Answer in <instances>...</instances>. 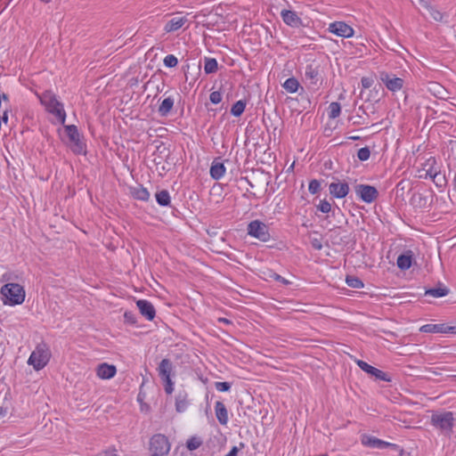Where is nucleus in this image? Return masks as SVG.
Here are the masks:
<instances>
[{"label": "nucleus", "instance_id": "46", "mask_svg": "<svg viewBox=\"0 0 456 456\" xmlns=\"http://www.w3.org/2000/svg\"><path fill=\"white\" fill-rule=\"evenodd\" d=\"M361 83L363 88L369 89L370 87L372 86L374 80L372 77H363L361 79Z\"/></svg>", "mask_w": 456, "mask_h": 456}, {"label": "nucleus", "instance_id": "23", "mask_svg": "<svg viewBox=\"0 0 456 456\" xmlns=\"http://www.w3.org/2000/svg\"><path fill=\"white\" fill-rule=\"evenodd\" d=\"M215 411L218 422L221 425H226L229 420L226 406L222 402L217 401L215 404Z\"/></svg>", "mask_w": 456, "mask_h": 456}, {"label": "nucleus", "instance_id": "63", "mask_svg": "<svg viewBox=\"0 0 456 456\" xmlns=\"http://www.w3.org/2000/svg\"><path fill=\"white\" fill-rule=\"evenodd\" d=\"M137 400L138 401L142 400V397H140V395H139L138 397H137Z\"/></svg>", "mask_w": 456, "mask_h": 456}, {"label": "nucleus", "instance_id": "59", "mask_svg": "<svg viewBox=\"0 0 456 456\" xmlns=\"http://www.w3.org/2000/svg\"><path fill=\"white\" fill-rule=\"evenodd\" d=\"M241 180L246 181V182L249 184V186L253 187V184H252V183H251V182L248 179V177H241Z\"/></svg>", "mask_w": 456, "mask_h": 456}, {"label": "nucleus", "instance_id": "6", "mask_svg": "<svg viewBox=\"0 0 456 456\" xmlns=\"http://www.w3.org/2000/svg\"><path fill=\"white\" fill-rule=\"evenodd\" d=\"M361 443L363 446L368 447V448L380 449V450L391 448V449L398 452L400 456H402L403 453V449L401 448L399 445H397L395 444L389 443V442H386L384 440H381L376 436H370L368 434H363L361 436Z\"/></svg>", "mask_w": 456, "mask_h": 456}, {"label": "nucleus", "instance_id": "47", "mask_svg": "<svg viewBox=\"0 0 456 456\" xmlns=\"http://www.w3.org/2000/svg\"><path fill=\"white\" fill-rule=\"evenodd\" d=\"M310 242H311V246L314 249L321 250L322 248V243L320 239L313 238Z\"/></svg>", "mask_w": 456, "mask_h": 456}, {"label": "nucleus", "instance_id": "21", "mask_svg": "<svg viewBox=\"0 0 456 456\" xmlns=\"http://www.w3.org/2000/svg\"><path fill=\"white\" fill-rule=\"evenodd\" d=\"M413 260V253L411 250H408L403 254H401L397 257V266L399 269L404 271L411 268Z\"/></svg>", "mask_w": 456, "mask_h": 456}, {"label": "nucleus", "instance_id": "8", "mask_svg": "<svg viewBox=\"0 0 456 456\" xmlns=\"http://www.w3.org/2000/svg\"><path fill=\"white\" fill-rule=\"evenodd\" d=\"M70 142V149L75 154L86 153V144L80 140V134L75 125L64 126Z\"/></svg>", "mask_w": 456, "mask_h": 456}, {"label": "nucleus", "instance_id": "58", "mask_svg": "<svg viewBox=\"0 0 456 456\" xmlns=\"http://www.w3.org/2000/svg\"><path fill=\"white\" fill-rule=\"evenodd\" d=\"M348 139H350L352 141H358L361 139V137L357 136V135H354V136H349Z\"/></svg>", "mask_w": 456, "mask_h": 456}, {"label": "nucleus", "instance_id": "27", "mask_svg": "<svg viewBox=\"0 0 456 456\" xmlns=\"http://www.w3.org/2000/svg\"><path fill=\"white\" fill-rule=\"evenodd\" d=\"M449 289L439 283L437 288H430L425 290V296H430L433 297H442L449 294Z\"/></svg>", "mask_w": 456, "mask_h": 456}, {"label": "nucleus", "instance_id": "7", "mask_svg": "<svg viewBox=\"0 0 456 456\" xmlns=\"http://www.w3.org/2000/svg\"><path fill=\"white\" fill-rule=\"evenodd\" d=\"M247 231L249 236L263 242L268 241L271 238L268 226L259 220L251 221L248 224Z\"/></svg>", "mask_w": 456, "mask_h": 456}, {"label": "nucleus", "instance_id": "44", "mask_svg": "<svg viewBox=\"0 0 456 456\" xmlns=\"http://www.w3.org/2000/svg\"><path fill=\"white\" fill-rule=\"evenodd\" d=\"M162 381L164 384L165 392L167 395H171L174 391V382L172 381L171 378L167 379H163Z\"/></svg>", "mask_w": 456, "mask_h": 456}, {"label": "nucleus", "instance_id": "45", "mask_svg": "<svg viewBox=\"0 0 456 456\" xmlns=\"http://www.w3.org/2000/svg\"><path fill=\"white\" fill-rule=\"evenodd\" d=\"M209 100L213 104H218L222 101V94L219 91H214L209 95Z\"/></svg>", "mask_w": 456, "mask_h": 456}, {"label": "nucleus", "instance_id": "32", "mask_svg": "<svg viewBox=\"0 0 456 456\" xmlns=\"http://www.w3.org/2000/svg\"><path fill=\"white\" fill-rule=\"evenodd\" d=\"M283 87L289 93H296L299 87V83L294 77H289L284 82Z\"/></svg>", "mask_w": 456, "mask_h": 456}, {"label": "nucleus", "instance_id": "52", "mask_svg": "<svg viewBox=\"0 0 456 456\" xmlns=\"http://www.w3.org/2000/svg\"><path fill=\"white\" fill-rule=\"evenodd\" d=\"M237 454H238V448L236 446H233L225 456H237Z\"/></svg>", "mask_w": 456, "mask_h": 456}, {"label": "nucleus", "instance_id": "48", "mask_svg": "<svg viewBox=\"0 0 456 456\" xmlns=\"http://www.w3.org/2000/svg\"><path fill=\"white\" fill-rule=\"evenodd\" d=\"M433 182L436 183V186L442 187L445 183V176L439 173V177L435 178Z\"/></svg>", "mask_w": 456, "mask_h": 456}, {"label": "nucleus", "instance_id": "54", "mask_svg": "<svg viewBox=\"0 0 456 456\" xmlns=\"http://www.w3.org/2000/svg\"><path fill=\"white\" fill-rule=\"evenodd\" d=\"M364 120H362V117L361 115H357V120L354 121V125L364 124Z\"/></svg>", "mask_w": 456, "mask_h": 456}, {"label": "nucleus", "instance_id": "56", "mask_svg": "<svg viewBox=\"0 0 456 456\" xmlns=\"http://www.w3.org/2000/svg\"><path fill=\"white\" fill-rule=\"evenodd\" d=\"M4 101V102H9V96L8 94H1V102Z\"/></svg>", "mask_w": 456, "mask_h": 456}, {"label": "nucleus", "instance_id": "12", "mask_svg": "<svg viewBox=\"0 0 456 456\" xmlns=\"http://www.w3.org/2000/svg\"><path fill=\"white\" fill-rule=\"evenodd\" d=\"M328 31L336 36L348 38L354 36V29L344 21H334L329 25Z\"/></svg>", "mask_w": 456, "mask_h": 456}, {"label": "nucleus", "instance_id": "1", "mask_svg": "<svg viewBox=\"0 0 456 456\" xmlns=\"http://www.w3.org/2000/svg\"><path fill=\"white\" fill-rule=\"evenodd\" d=\"M40 102L49 113L58 118L61 125L65 124L66 112L63 104L57 100L55 94L52 91L44 92L40 96Z\"/></svg>", "mask_w": 456, "mask_h": 456}, {"label": "nucleus", "instance_id": "51", "mask_svg": "<svg viewBox=\"0 0 456 456\" xmlns=\"http://www.w3.org/2000/svg\"><path fill=\"white\" fill-rule=\"evenodd\" d=\"M217 322L219 323H224V324H226V325H229V324L232 323L231 320L227 319V318H224V317H219L217 319Z\"/></svg>", "mask_w": 456, "mask_h": 456}, {"label": "nucleus", "instance_id": "5", "mask_svg": "<svg viewBox=\"0 0 456 456\" xmlns=\"http://www.w3.org/2000/svg\"><path fill=\"white\" fill-rule=\"evenodd\" d=\"M171 444L168 438L163 434H155L150 439V447L151 456H164L170 451Z\"/></svg>", "mask_w": 456, "mask_h": 456}, {"label": "nucleus", "instance_id": "16", "mask_svg": "<svg viewBox=\"0 0 456 456\" xmlns=\"http://www.w3.org/2000/svg\"><path fill=\"white\" fill-rule=\"evenodd\" d=\"M281 18L285 24L293 28H299L303 25L301 18L295 11L282 10L281 12Z\"/></svg>", "mask_w": 456, "mask_h": 456}, {"label": "nucleus", "instance_id": "42", "mask_svg": "<svg viewBox=\"0 0 456 456\" xmlns=\"http://www.w3.org/2000/svg\"><path fill=\"white\" fill-rule=\"evenodd\" d=\"M269 278L273 279L278 282H281V284H283L285 286L289 285L291 283L289 281H288L287 279L283 278L282 276H281L280 274H278L273 271L270 272Z\"/></svg>", "mask_w": 456, "mask_h": 456}, {"label": "nucleus", "instance_id": "62", "mask_svg": "<svg viewBox=\"0 0 456 456\" xmlns=\"http://www.w3.org/2000/svg\"><path fill=\"white\" fill-rule=\"evenodd\" d=\"M359 110H362V112H363V113H365V110H363V108H362V107H360V108H359Z\"/></svg>", "mask_w": 456, "mask_h": 456}, {"label": "nucleus", "instance_id": "9", "mask_svg": "<svg viewBox=\"0 0 456 456\" xmlns=\"http://www.w3.org/2000/svg\"><path fill=\"white\" fill-rule=\"evenodd\" d=\"M356 196L364 203L370 204L379 198V191L375 186L359 183L354 187Z\"/></svg>", "mask_w": 456, "mask_h": 456}, {"label": "nucleus", "instance_id": "57", "mask_svg": "<svg viewBox=\"0 0 456 456\" xmlns=\"http://www.w3.org/2000/svg\"><path fill=\"white\" fill-rule=\"evenodd\" d=\"M180 456H195L192 452H183Z\"/></svg>", "mask_w": 456, "mask_h": 456}, {"label": "nucleus", "instance_id": "13", "mask_svg": "<svg viewBox=\"0 0 456 456\" xmlns=\"http://www.w3.org/2000/svg\"><path fill=\"white\" fill-rule=\"evenodd\" d=\"M305 76V78L308 79L312 85L318 86L322 83V71L321 67L319 65H306Z\"/></svg>", "mask_w": 456, "mask_h": 456}, {"label": "nucleus", "instance_id": "39", "mask_svg": "<svg viewBox=\"0 0 456 456\" xmlns=\"http://www.w3.org/2000/svg\"><path fill=\"white\" fill-rule=\"evenodd\" d=\"M321 190V182L316 179H313L310 181L308 185V191L311 194H316Z\"/></svg>", "mask_w": 456, "mask_h": 456}, {"label": "nucleus", "instance_id": "17", "mask_svg": "<svg viewBox=\"0 0 456 456\" xmlns=\"http://www.w3.org/2000/svg\"><path fill=\"white\" fill-rule=\"evenodd\" d=\"M117 373V368L113 364L103 362L97 367V376L102 379H110Z\"/></svg>", "mask_w": 456, "mask_h": 456}, {"label": "nucleus", "instance_id": "50", "mask_svg": "<svg viewBox=\"0 0 456 456\" xmlns=\"http://www.w3.org/2000/svg\"><path fill=\"white\" fill-rule=\"evenodd\" d=\"M432 87L433 88H430L429 90L434 91L436 94H440L443 91H444V89L439 84H432Z\"/></svg>", "mask_w": 456, "mask_h": 456}, {"label": "nucleus", "instance_id": "40", "mask_svg": "<svg viewBox=\"0 0 456 456\" xmlns=\"http://www.w3.org/2000/svg\"><path fill=\"white\" fill-rule=\"evenodd\" d=\"M215 387L219 392H227L231 389L232 384L227 381H217L215 383Z\"/></svg>", "mask_w": 456, "mask_h": 456}, {"label": "nucleus", "instance_id": "53", "mask_svg": "<svg viewBox=\"0 0 456 456\" xmlns=\"http://www.w3.org/2000/svg\"><path fill=\"white\" fill-rule=\"evenodd\" d=\"M0 118H1V121H3L4 123H7V121H8V110H4L3 115L2 116L0 115Z\"/></svg>", "mask_w": 456, "mask_h": 456}, {"label": "nucleus", "instance_id": "64", "mask_svg": "<svg viewBox=\"0 0 456 456\" xmlns=\"http://www.w3.org/2000/svg\"><path fill=\"white\" fill-rule=\"evenodd\" d=\"M137 400L138 401L142 400V397H140V395H139L138 397H137Z\"/></svg>", "mask_w": 456, "mask_h": 456}, {"label": "nucleus", "instance_id": "43", "mask_svg": "<svg viewBox=\"0 0 456 456\" xmlns=\"http://www.w3.org/2000/svg\"><path fill=\"white\" fill-rule=\"evenodd\" d=\"M124 319L126 323H129L132 325L135 324L137 322L136 315L132 311H126L124 314Z\"/></svg>", "mask_w": 456, "mask_h": 456}, {"label": "nucleus", "instance_id": "31", "mask_svg": "<svg viewBox=\"0 0 456 456\" xmlns=\"http://www.w3.org/2000/svg\"><path fill=\"white\" fill-rule=\"evenodd\" d=\"M246 104L245 100L237 101L231 108V114L236 118L240 117L245 110Z\"/></svg>", "mask_w": 456, "mask_h": 456}, {"label": "nucleus", "instance_id": "4", "mask_svg": "<svg viewBox=\"0 0 456 456\" xmlns=\"http://www.w3.org/2000/svg\"><path fill=\"white\" fill-rule=\"evenodd\" d=\"M455 418L452 411H435L431 415L430 423L443 432H452Z\"/></svg>", "mask_w": 456, "mask_h": 456}, {"label": "nucleus", "instance_id": "3", "mask_svg": "<svg viewBox=\"0 0 456 456\" xmlns=\"http://www.w3.org/2000/svg\"><path fill=\"white\" fill-rule=\"evenodd\" d=\"M50 358L51 351L48 345L45 342H41L31 353L28 363L33 365L36 370H40L48 363Z\"/></svg>", "mask_w": 456, "mask_h": 456}, {"label": "nucleus", "instance_id": "55", "mask_svg": "<svg viewBox=\"0 0 456 456\" xmlns=\"http://www.w3.org/2000/svg\"><path fill=\"white\" fill-rule=\"evenodd\" d=\"M448 330L451 334H456V325H449Z\"/></svg>", "mask_w": 456, "mask_h": 456}, {"label": "nucleus", "instance_id": "49", "mask_svg": "<svg viewBox=\"0 0 456 456\" xmlns=\"http://www.w3.org/2000/svg\"><path fill=\"white\" fill-rule=\"evenodd\" d=\"M426 176H429L432 180H435V178L439 177V172L434 171L433 167H431L429 169L427 170Z\"/></svg>", "mask_w": 456, "mask_h": 456}, {"label": "nucleus", "instance_id": "2", "mask_svg": "<svg viewBox=\"0 0 456 456\" xmlns=\"http://www.w3.org/2000/svg\"><path fill=\"white\" fill-rule=\"evenodd\" d=\"M1 294L4 305H20L25 299V290L18 283H7L1 288Z\"/></svg>", "mask_w": 456, "mask_h": 456}, {"label": "nucleus", "instance_id": "15", "mask_svg": "<svg viewBox=\"0 0 456 456\" xmlns=\"http://www.w3.org/2000/svg\"><path fill=\"white\" fill-rule=\"evenodd\" d=\"M136 305L140 314L144 316L148 321H152L156 316V310L154 305L146 299H139L136 301Z\"/></svg>", "mask_w": 456, "mask_h": 456}, {"label": "nucleus", "instance_id": "28", "mask_svg": "<svg viewBox=\"0 0 456 456\" xmlns=\"http://www.w3.org/2000/svg\"><path fill=\"white\" fill-rule=\"evenodd\" d=\"M157 203L161 207H167L171 203L170 194L167 190H161L155 194Z\"/></svg>", "mask_w": 456, "mask_h": 456}, {"label": "nucleus", "instance_id": "35", "mask_svg": "<svg viewBox=\"0 0 456 456\" xmlns=\"http://www.w3.org/2000/svg\"><path fill=\"white\" fill-rule=\"evenodd\" d=\"M341 112V106L340 103L337 102H333L329 106V118H336L340 115Z\"/></svg>", "mask_w": 456, "mask_h": 456}, {"label": "nucleus", "instance_id": "22", "mask_svg": "<svg viewBox=\"0 0 456 456\" xmlns=\"http://www.w3.org/2000/svg\"><path fill=\"white\" fill-rule=\"evenodd\" d=\"M449 325L446 323L425 324L420 327L419 330L425 333H449Z\"/></svg>", "mask_w": 456, "mask_h": 456}, {"label": "nucleus", "instance_id": "11", "mask_svg": "<svg viewBox=\"0 0 456 456\" xmlns=\"http://www.w3.org/2000/svg\"><path fill=\"white\" fill-rule=\"evenodd\" d=\"M356 363L362 370L370 374L372 377H375L376 379L387 382L391 381V378L387 372H384L383 370L370 365L366 362L362 360H357Z\"/></svg>", "mask_w": 456, "mask_h": 456}, {"label": "nucleus", "instance_id": "61", "mask_svg": "<svg viewBox=\"0 0 456 456\" xmlns=\"http://www.w3.org/2000/svg\"><path fill=\"white\" fill-rule=\"evenodd\" d=\"M453 189L456 191V174H455V176H454V179H453Z\"/></svg>", "mask_w": 456, "mask_h": 456}, {"label": "nucleus", "instance_id": "30", "mask_svg": "<svg viewBox=\"0 0 456 456\" xmlns=\"http://www.w3.org/2000/svg\"><path fill=\"white\" fill-rule=\"evenodd\" d=\"M340 227H335L330 229V240L332 244L334 245H341L343 243H347V236H340L339 232H338V229Z\"/></svg>", "mask_w": 456, "mask_h": 456}, {"label": "nucleus", "instance_id": "33", "mask_svg": "<svg viewBox=\"0 0 456 456\" xmlns=\"http://www.w3.org/2000/svg\"><path fill=\"white\" fill-rule=\"evenodd\" d=\"M203 444L202 439L200 436H191L186 442V447L189 452L198 449Z\"/></svg>", "mask_w": 456, "mask_h": 456}, {"label": "nucleus", "instance_id": "36", "mask_svg": "<svg viewBox=\"0 0 456 456\" xmlns=\"http://www.w3.org/2000/svg\"><path fill=\"white\" fill-rule=\"evenodd\" d=\"M412 200L419 207V208H427L428 206V197L421 193H415L412 196Z\"/></svg>", "mask_w": 456, "mask_h": 456}, {"label": "nucleus", "instance_id": "20", "mask_svg": "<svg viewBox=\"0 0 456 456\" xmlns=\"http://www.w3.org/2000/svg\"><path fill=\"white\" fill-rule=\"evenodd\" d=\"M129 191L131 196L135 200L148 201L150 199V192L142 184L131 186Z\"/></svg>", "mask_w": 456, "mask_h": 456}, {"label": "nucleus", "instance_id": "18", "mask_svg": "<svg viewBox=\"0 0 456 456\" xmlns=\"http://www.w3.org/2000/svg\"><path fill=\"white\" fill-rule=\"evenodd\" d=\"M187 22V18L185 16H176L167 21L164 26V30L166 33H171L177 31Z\"/></svg>", "mask_w": 456, "mask_h": 456}, {"label": "nucleus", "instance_id": "25", "mask_svg": "<svg viewBox=\"0 0 456 456\" xmlns=\"http://www.w3.org/2000/svg\"><path fill=\"white\" fill-rule=\"evenodd\" d=\"M210 176L214 180L221 179L225 173V167L222 162H216V160L212 162L210 167Z\"/></svg>", "mask_w": 456, "mask_h": 456}, {"label": "nucleus", "instance_id": "19", "mask_svg": "<svg viewBox=\"0 0 456 456\" xmlns=\"http://www.w3.org/2000/svg\"><path fill=\"white\" fill-rule=\"evenodd\" d=\"M158 371L161 380L171 378L173 372L172 362L167 358L163 359L159 364Z\"/></svg>", "mask_w": 456, "mask_h": 456}, {"label": "nucleus", "instance_id": "10", "mask_svg": "<svg viewBox=\"0 0 456 456\" xmlns=\"http://www.w3.org/2000/svg\"><path fill=\"white\" fill-rule=\"evenodd\" d=\"M379 79L389 91L394 93L400 91L404 85L403 78L397 77L395 75L386 71L379 72Z\"/></svg>", "mask_w": 456, "mask_h": 456}, {"label": "nucleus", "instance_id": "29", "mask_svg": "<svg viewBox=\"0 0 456 456\" xmlns=\"http://www.w3.org/2000/svg\"><path fill=\"white\" fill-rule=\"evenodd\" d=\"M218 69V63L215 58H205L204 71L206 74L216 73Z\"/></svg>", "mask_w": 456, "mask_h": 456}, {"label": "nucleus", "instance_id": "14", "mask_svg": "<svg viewBox=\"0 0 456 456\" xmlns=\"http://www.w3.org/2000/svg\"><path fill=\"white\" fill-rule=\"evenodd\" d=\"M350 191L349 185L346 182L331 183L329 185L330 194L336 199H343L347 196Z\"/></svg>", "mask_w": 456, "mask_h": 456}, {"label": "nucleus", "instance_id": "41", "mask_svg": "<svg viewBox=\"0 0 456 456\" xmlns=\"http://www.w3.org/2000/svg\"><path fill=\"white\" fill-rule=\"evenodd\" d=\"M316 208L318 210L324 214H327L331 211V205L326 200H321L320 203L316 206Z\"/></svg>", "mask_w": 456, "mask_h": 456}, {"label": "nucleus", "instance_id": "60", "mask_svg": "<svg viewBox=\"0 0 456 456\" xmlns=\"http://www.w3.org/2000/svg\"><path fill=\"white\" fill-rule=\"evenodd\" d=\"M438 16H439V19L442 18V14L439 12H436V14L434 15L435 20H438V18H437Z\"/></svg>", "mask_w": 456, "mask_h": 456}, {"label": "nucleus", "instance_id": "37", "mask_svg": "<svg viewBox=\"0 0 456 456\" xmlns=\"http://www.w3.org/2000/svg\"><path fill=\"white\" fill-rule=\"evenodd\" d=\"M370 148L369 147H363V148H361L360 150H358L357 151V158L361 160V161H366L370 159Z\"/></svg>", "mask_w": 456, "mask_h": 456}, {"label": "nucleus", "instance_id": "24", "mask_svg": "<svg viewBox=\"0 0 456 456\" xmlns=\"http://www.w3.org/2000/svg\"><path fill=\"white\" fill-rule=\"evenodd\" d=\"M175 100L172 96L165 98L158 108V113L160 117H167L173 110Z\"/></svg>", "mask_w": 456, "mask_h": 456}, {"label": "nucleus", "instance_id": "34", "mask_svg": "<svg viewBox=\"0 0 456 456\" xmlns=\"http://www.w3.org/2000/svg\"><path fill=\"white\" fill-rule=\"evenodd\" d=\"M346 283L347 286L354 289H361L364 287L363 281L360 278L353 275H346Z\"/></svg>", "mask_w": 456, "mask_h": 456}, {"label": "nucleus", "instance_id": "26", "mask_svg": "<svg viewBox=\"0 0 456 456\" xmlns=\"http://www.w3.org/2000/svg\"><path fill=\"white\" fill-rule=\"evenodd\" d=\"M188 395L186 392H179L175 396V411L183 412L188 407Z\"/></svg>", "mask_w": 456, "mask_h": 456}, {"label": "nucleus", "instance_id": "38", "mask_svg": "<svg viewBox=\"0 0 456 456\" xmlns=\"http://www.w3.org/2000/svg\"><path fill=\"white\" fill-rule=\"evenodd\" d=\"M163 62L167 68H175L178 64V60L175 55L168 54L164 58Z\"/></svg>", "mask_w": 456, "mask_h": 456}]
</instances>
